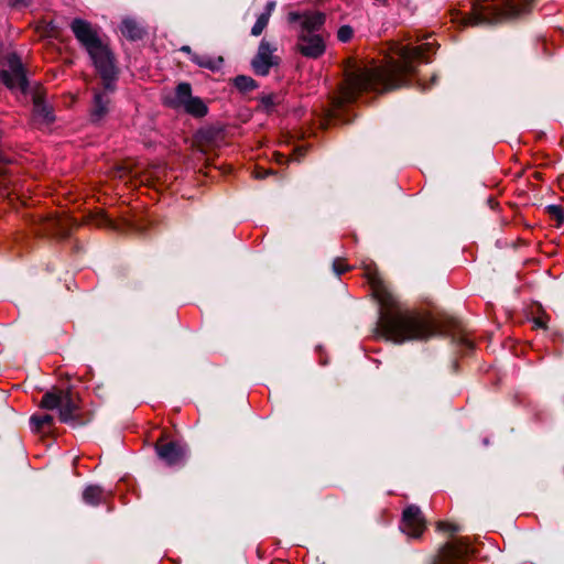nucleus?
Masks as SVG:
<instances>
[{"instance_id": "obj_1", "label": "nucleus", "mask_w": 564, "mask_h": 564, "mask_svg": "<svg viewBox=\"0 0 564 564\" xmlns=\"http://www.w3.org/2000/svg\"><path fill=\"white\" fill-rule=\"evenodd\" d=\"M437 44H394L384 66L367 68L351 65L346 68L345 79L329 98L321 126L328 128L338 122L347 123L352 117V105L364 93L384 94L409 86L421 63H429V54L436 52Z\"/></svg>"}, {"instance_id": "obj_2", "label": "nucleus", "mask_w": 564, "mask_h": 564, "mask_svg": "<svg viewBox=\"0 0 564 564\" xmlns=\"http://www.w3.org/2000/svg\"><path fill=\"white\" fill-rule=\"evenodd\" d=\"M368 283L380 308L377 322L379 336L395 344L410 340H429L434 336L446 337L457 354H468L475 344L462 321L453 316H443L437 322L419 314L398 308V301L377 271H368Z\"/></svg>"}, {"instance_id": "obj_3", "label": "nucleus", "mask_w": 564, "mask_h": 564, "mask_svg": "<svg viewBox=\"0 0 564 564\" xmlns=\"http://www.w3.org/2000/svg\"><path fill=\"white\" fill-rule=\"evenodd\" d=\"M0 82L10 90L19 89L23 96H31L33 102L32 120L36 124H48L54 121L53 108L45 102L40 87H31L21 57L11 52L0 57Z\"/></svg>"}, {"instance_id": "obj_4", "label": "nucleus", "mask_w": 564, "mask_h": 564, "mask_svg": "<svg viewBox=\"0 0 564 564\" xmlns=\"http://www.w3.org/2000/svg\"><path fill=\"white\" fill-rule=\"evenodd\" d=\"M39 406L58 410L59 422L73 429L86 426L94 419V412L85 409L82 397L72 388H52L43 394Z\"/></svg>"}, {"instance_id": "obj_5", "label": "nucleus", "mask_w": 564, "mask_h": 564, "mask_svg": "<svg viewBox=\"0 0 564 564\" xmlns=\"http://www.w3.org/2000/svg\"><path fill=\"white\" fill-rule=\"evenodd\" d=\"M521 13V9L512 2L501 0L499 2L473 3V12L463 18L465 26L496 25L505 21L513 20Z\"/></svg>"}, {"instance_id": "obj_6", "label": "nucleus", "mask_w": 564, "mask_h": 564, "mask_svg": "<svg viewBox=\"0 0 564 564\" xmlns=\"http://www.w3.org/2000/svg\"><path fill=\"white\" fill-rule=\"evenodd\" d=\"M93 64L101 78L106 91L115 93L119 78V68L116 65V57L108 45L102 43L100 47L88 53Z\"/></svg>"}, {"instance_id": "obj_7", "label": "nucleus", "mask_w": 564, "mask_h": 564, "mask_svg": "<svg viewBox=\"0 0 564 564\" xmlns=\"http://www.w3.org/2000/svg\"><path fill=\"white\" fill-rule=\"evenodd\" d=\"M164 105L172 108H183L188 115L202 118L207 115L208 107L199 97L192 95V86L188 83L182 82L175 87L173 96H166Z\"/></svg>"}, {"instance_id": "obj_8", "label": "nucleus", "mask_w": 564, "mask_h": 564, "mask_svg": "<svg viewBox=\"0 0 564 564\" xmlns=\"http://www.w3.org/2000/svg\"><path fill=\"white\" fill-rule=\"evenodd\" d=\"M155 453L169 467L183 466L189 457V446L183 441H165L164 434L155 442Z\"/></svg>"}, {"instance_id": "obj_9", "label": "nucleus", "mask_w": 564, "mask_h": 564, "mask_svg": "<svg viewBox=\"0 0 564 564\" xmlns=\"http://www.w3.org/2000/svg\"><path fill=\"white\" fill-rule=\"evenodd\" d=\"M471 546L464 539L445 543L437 554L427 558L426 564H468Z\"/></svg>"}, {"instance_id": "obj_10", "label": "nucleus", "mask_w": 564, "mask_h": 564, "mask_svg": "<svg viewBox=\"0 0 564 564\" xmlns=\"http://www.w3.org/2000/svg\"><path fill=\"white\" fill-rule=\"evenodd\" d=\"M295 48L304 57L317 59L326 51V36L323 33L299 32Z\"/></svg>"}, {"instance_id": "obj_11", "label": "nucleus", "mask_w": 564, "mask_h": 564, "mask_svg": "<svg viewBox=\"0 0 564 564\" xmlns=\"http://www.w3.org/2000/svg\"><path fill=\"white\" fill-rule=\"evenodd\" d=\"M400 529L413 539H420L426 529V521L421 509L415 505L408 506L402 512Z\"/></svg>"}, {"instance_id": "obj_12", "label": "nucleus", "mask_w": 564, "mask_h": 564, "mask_svg": "<svg viewBox=\"0 0 564 564\" xmlns=\"http://www.w3.org/2000/svg\"><path fill=\"white\" fill-rule=\"evenodd\" d=\"M289 23H300V32L321 33L326 22V14L321 11H291Z\"/></svg>"}, {"instance_id": "obj_13", "label": "nucleus", "mask_w": 564, "mask_h": 564, "mask_svg": "<svg viewBox=\"0 0 564 564\" xmlns=\"http://www.w3.org/2000/svg\"><path fill=\"white\" fill-rule=\"evenodd\" d=\"M70 30L87 53L100 47L104 43L91 23L86 20L75 18L70 23Z\"/></svg>"}, {"instance_id": "obj_14", "label": "nucleus", "mask_w": 564, "mask_h": 564, "mask_svg": "<svg viewBox=\"0 0 564 564\" xmlns=\"http://www.w3.org/2000/svg\"><path fill=\"white\" fill-rule=\"evenodd\" d=\"M274 50L267 40H261L258 52L251 59V67L256 75L265 76L272 66L279 64V57L272 55Z\"/></svg>"}, {"instance_id": "obj_15", "label": "nucleus", "mask_w": 564, "mask_h": 564, "mask_svg": "<svg viewBox=\"0 0 564 564\" xmlns=\"http://www.w3.org/2000/svg\"><path fill=\"white\" fill-rule=\"evenodd\" d=\"M203 141H218L227 138H235L238 134V127L221 122L212 123L200 130Z\"/></svg>"}, {"instance_id": "obj_16", "label": "nucleus", "mask_w": 564, "mask_h": 564, "mask_svg": "<svg viewBox=\"0 0 564 564\" xmlns=\"http://www.w3.org/2000/svg\"><path fill=\"white\" fill-rule=\"evenodd\" d=\"M110 91H106L102 87V90H95L93 106L90 109V120L95 123L101 121L109 112V98Z\"/></svg>"}, {"instance_id": "obj_17", "label": "nucleus", "mask_w": 564, "mask_h": 564, "mask_svg": "<svg viewBox=\"0 0 564 564\" xmlns=\"http://www.w3.org/2000/svg\"><path fill=\"white\" fill-rule=\"evenodd\" d=\"M120 31L130 41L142 40L145 35L144 29L133 19L127 18L121 22Z\"/></svg>"}, {"instance_id": "obj_18", "label": "nucleus", "mask_w": 564, "mask_h": 564, "mask_svg": "<svg viewBox=\"0 0 564 564\" xmlns=\"http://www.w3.org/2000/svg\"><path fill=\"white\" fill-rule=\"evenodd\" d=\"M86 505L97 507L105 500V489L99 485H88L82 495Z\"/></svg>"}, {"instance_id": "obj_19", "label": "nucleus", "mask_w": 564, "mask_h": 564, "mask_svg": "<svg viewBox=\"0 0 564 564\" xmlns=\"http://www.w3.org/2000/svg\"><path fill=\"white\" fill-rule=\"evenodd\" d=\"M96 223L100 227H106V228L117 230V231H123L126 229L128 230V229L133 228V225L130 224L128 220H121L119 223V221L113 220L110 216H108L107 214H104V213H101L97 216Z\"/></svg>"}, {"instance_id": "obj_20", "label": "nucleus", "mask_w": 564, "mask_h": 564, "mask_svg": "<svg viewBox=\"0 0 564 564\" xmlns=\"http://www.w3.org/2000/svg\"><path fill=\"white\" fill-rule=\"evenodd\" d=\"M192 62L199 67L209 69L212 72H217L221 68L224 58L221 56L213 58L208 55L193 54Z\"/></svg>"}, {"instance_id": "obj_21", "label": "nucleus", "mask_w": 564, "mask_h": 564, "mask_svg": "<svg viewBox=\"0 0 564 564\" xmlns=\"http://www.w3.org/2000/svg\"><path fill=\"white\" fill-rule=\"evenodd\" d=\"M281 101L282 96L280 94L263 95L259 98L258 110L271 113L274 111L275 107L281 104Z\"/></svg>"}, {"instance_id": "obj_22", "label": "nucleus", "mask_w": 564, "mask_h": 564, "mask_svg": "<svg viewBox=\"0 0 564 564\" xmlns=\"http://www.w3.org/2000/svg\"><path fill=\"white\" fill-rule=\"evenodd\" d=\"M234 86L242 94L252 91L259 87L257 80L247 75H238L232 79Z\"/></svg>"}, {"instance_id": "obj_23", "label": "nucleus", "mask_w": 564, "mask_h": 564, "mask_svg": "<svg viewBox=\"0 0 564 564\" xmlns=\"http://www.w3.org/2000/svg\"><path fill=\"white\" fill-rule=\"evenodd\" d=\"M54 424V417L51 414H33L30 417V425L34 432H40L45 426L51 427Z\"/></svg>"}, {"instance_id": "obj_24", "label": "nucleus", "mask_w": 564, "mask_h": 564, "mask_svg": "<svg viewBox=\"0 0 564 564\" xmlns=\"http://www.w3.org/2000/svg\"><path fill=\"white\" fill-rule=\"evenodd\" d=\"M46 230L58 238H67L70 235V229L65 226L61 220L53 219L46 224Z\"/></svg>"}, {"instance_id": "obj_25", "label": "nucleus", "mask_w": 564, "mask_h": 564, "mask_svg": "<svg viewBox=\"0 0 564 564\" xmlns=\"http://www.w3.org/2000/svg\"><path fill=\"white\" fill-rule=\"evenodd\" d=\"M113 173L115 176L119 178L134 177L137 175V173L134 172L133 164L129 161L118 163L115 167Z\"/></svg>"}, {"instance_id": "obj_26", "label": "nucleus", "mask_w": 564, "mask_h": 564, "mask_svg": "<svg viewBox=\"0 0 564 564\" xmlns=\"http://www.w3.org/2000/svg\"><path fill=\"white\" fill-rule=\"evenodd\" d=\"M545 209L549 216L556 220L557 226L564 224V208L561 205H547Z\"/></svg>"}, {"instance_id": "obj_27", "label": "nucleus", "mask_w": 564, "mask_h": 564, "mask_svg": "<svg viewBox=\"0 0 564 564\" xmlns=\"http://www.w3.org/2000/svg\"><path fill=\"white\" fill-rule=\"evenodd\" d=\"M269 23L267 14H260L251 29V35L259 36Z\"/></svg>"}, {"instance_id": "obj_28", "label": "nucleus", "mask_w": 564, "mask_h": 564, "mask_svg": "<svg viewBox=\"0 0 564 564\" xmlns=\"http://www.w3.org/2000/svg\"><path fill=\"white\" fill-rule=\"evenodd\" d=\"M354 30L350 25H341L337 31V39L343 42L347 43L352 39Z\"/></svg>"}, {"instance_id": "obj_29", "label": "nucleus", "mask_w": 564, "mask_h": 564, "mask_svg": "<svg viewBox=\"0 0 564 564\" xmlns=\"http://www.w3.org/2000/svg\"><path fill=\"white\" fill-rule=\"evenodd\" d=\"M436 529L438 531L448 532L451 534H454V533L460 531V527L458 524L446 522V521H438L436 524Z\"/></svg>"}, {"instance_id": "obj_30", "label": "nucleus", "mask_w": 564, "mask_h": 564, "mask_svg": "<svg viewBox=\"0 0 564 564\" xmlns=\"http://www.w3.org/2000/svg\"><path fill=\"white\" fill-rule=\"evenodd\" d=\"M333 270L337 276L349 270V267L345 263L344 259L336 258L333 262Z\"/></svg>"}, {"instance_id": "obj_31", "label": "nucleus", "mask_w": 564, "mask_h": 564, "mask_svg": "<svg viewBox=\"0 0 564 564\" xmlns=\"http://www.w3.org/2000/svg\"><path fill=\"white\" fill-rule=\"evenodd\" d=\"M44 33L48 37H56L58 33V28L53 24V22H50L46 24Z\"/></svg>"}, {"instance_id": "obj_32", "label": "nucleus", "mask_w": 564, "mask_h": 564, "mask_svg": "<svg viewBox=\"0 0 564 564\" xmlns=\"http://www.w3.org/2000/svg\"><path fill=\"white\" fill-rule=\"evenodd\" d=\"M404 10L409 13H413L415 10V6L412 4L411 0H395Z\"/></svg>"}, {"instance_id": "obj_33", "label": "nucleus", "mask_w": 564, "mask_h": 564, "mask_svg": "<svg viewBox=\"0 0 564 564\" xmlns=\"http://www.w3.org/2000/svg\"><path fill=\"white\" fill-rule=\"evenodd\" d=\"M8 2L12 8H26L30 6V0H8Z\"/></svg>"}, {"instance_id": "obj_34", "label": "nucleus", "mask_w": 564, "mask_h": 564, "mask_svg": "<svg viewBox=\"0 0 564 564\" xmlns=\"http://www.w3.org/2000/svg\"><path fill=\"white\" fill-rule=\"evenodd\" d=\"M306 153V149L304 147H299L293 150V158L294 161H301V158H303Z\"/></svg>"}, {"instance_id": "obj_35", "label": "nucleus", "mask_w": 564, "mask_h": 564, "mask_svg": "<svg viewBox=\"0 0 564 564\" xmlns=\"http://www.w3.org/2000/svg\"><path fill=\"white\" fill-rule=\"evenodd\" d=\"M275 1H269L265 6L264 12H262L261 14H267V18L270 19L272 11L275 9Z\"/></svg>"}, {"instance_id": "obj_36", "label": "nucleus", "mask_w": 564, "mask_h": 564, "mask_svg": "<svg viewBox=\"0 0 564 564\" xmlns=\"http://www.w3.org/2000/svg\"><path fill=\"white\" fill-rule=\"evenodd\" d=\"M533 324H534L535 328H542V329L547 328L546 323H545L544 318H542V317L534 318Z\"/></svg>"}, {"instance_id": "obj_37", "label": "nucleus", "mask_w": 564, "mask_h": 564, "mask_svg": "<svg viewBox=\"0 0 564 564\" xmlns=\"http://www.w3.org/2000/svg\"><path fill=\"white\" fill-rule=\"evenodd\" d=\"M180 51H181V52H183V53L188 54V55L191 56V58L193 57V54H195V53L192 51L191 46H188V45H183V46L180 48Z\"/></svg>"}, {"instance_id": "obj_38", "label": "nucleus", "mask_w": 564, "mask_h": 564, "mask_svg": "<svg viewBox=\"0 0 564 564\" xmlns=\"http://www.w3.org/2000/svg\"><path fill=\"white\" fill-rule=\"evenodd\" d=\"M193 145H196L197 149L202 152H205L206 151V147L207 145H210L212 143H202V142H198V143H192Z\"/></svg>"}, {"instance_id": "obj_39", "label": "nucleus", "mask_w": 564, "mask_h": 564, "mask_svg": "<svg viewBox=\"0 0 564 564\" xmlns=\"http://www.w3.org/2000/svg\"><path fill=\"white\" fill-rule=\"evenodd\" d=\"M377 3L381 4V6H384V7H388L389 6V0H375Z\"/></svg>"}, {"instance_id": "obj_40", "label": "nucleus", "mask_w": 564, "mask_h": 564, "mask_svg": "<svg viewBox=\"0 0 564 564\" xmlns=\"http://www.w3.org/2000/svg\"><path fill=\"white\" fill-rule=\"evenodd\" d=\"M542 137H546L545 132H540L536 138L541 139Z\"/></svg>"}, {"instance_id": "obj_41", "label": "nucleus", "mask_w": 564, "mask_h": 564, "mask_svg": "<svg viewBox=\"0 0 564 564\" xmlns=\"http://www.w3.org/2000/svg\"><path fill=\"white\" fill-rule=\"evenodd\" d=\"M457 367H458V364H457V361H456V360H454V361H453V368H454V370H455V371H456Z\"/></svg>"}, {"instance_id": "obj_42", "label": "nucleus", "mask_w": 564, "mask_h": 564, "mask_svg": "<svg viewBox=\"0 0 564 564\" xmlns=\"http://www.w3.org/2000/svg\"><path fill=\"white\" fill-rule=\"evenodd\" d=\"M3 161H6V159H4L3 154L0 152V162H3Z\"/></svg>"}, {"instance_id": "obj_43", "label": "nucleus", "mask_w": 564, "mask_h": 564, "mask_svg": "<svg viewBox=\"0 0 564 564\" xmlns=\"http://www.w3.org/2000/svg\"><path fill=\"white\" fill-rule=\"evenodd\" d=\"M3 138L2 131L0 130V139Z\"/></svg>"}]
</instances>
